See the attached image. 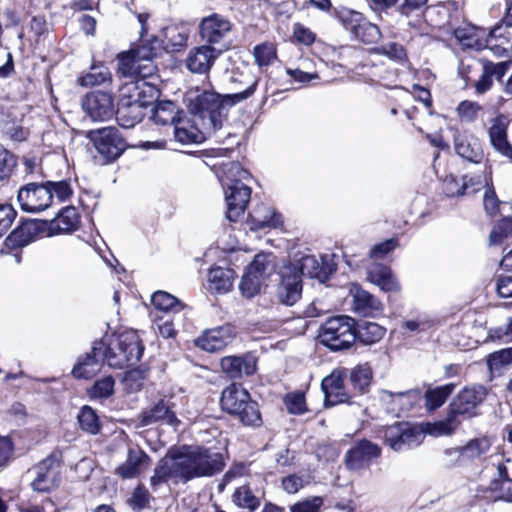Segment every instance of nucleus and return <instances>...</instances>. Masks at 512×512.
<instances>
[{"mask_svg":"<svg viewBox=\"0 0 512 512\" xmlns=\"http://www.w3.org/2000/svg\"><path fill=\"white\" fill-rule=\"evenodd\" d=\"M143 352L144 345L134 331L122 332L115 338L96 339L90 351L78 356L71 374L75 379L88 380L96 376L104 364L114 369L134 366Z\"/></svg>","mask_w":512,"mask_h":512,"instance_id":"1","label":"nucleus"},{"mask_svg":"<svg viewBox=\"0 0 512 512\" xmlns=\"http://www.w3.org/2000/svg\"><path fill=\"white\" fill-rule=\"evenodd\" d=\"M258 79L240 92L220 94L212 89L191 90L186 95L187 107L192 115V122L198 125L204 133L213 135L215 141L223 143L219 132L227 121L229 109L236 104L250 98L256 91Z\"/></svg>","mask_w":512,"mask_h":512,"instance_id":"2","label":"nucleus"},{"mask_svg":"<svg viewBox=\"0 0 512 512\" xmlns=\"http://www.w3.org/2000/svg\"><path fill=\"white\" fill-rule=\"evenodd\" d=\"M177 466L181 472V482L192 479L211 477L224 469L223 455L208 448L196 446L178 452Z\"/></svg>","mask_w":512,"mask_h":512,"instance_id":"3","label":"nucleus"},{"mask_svg":"<svg viewBox=\"0 0 512 512\" xmlns=\"http://www.w3.org/2000/svg\"><path fill=\"white\" fill-rule=\"evenodd\" d=\"M224 174L222 186L227 204L226 216L229 221L236 222L250 201L251 188L243 182L250 177V173L239 162H230L224 165Z\"/></svg>","mask_w":512,"mask_h":512,"instance_id":"4","label":"nucleus"},{"mask_svg":"<svg viewBox=\"0 0 512 512\" xmlns=\"http://www.w3.org/2000/svg\"><path fill=\"white\" fill-rule=\"evenodd\" d=\"M220 407L244 426L259 427L262 424L258 402L241 384L232 383L222 391Z\"/></svg>","mask_w":512,"mask_h":512,"instance_id":"5","label":"nucleus"},{"mask_svg":"<svg viewBox=\"0 0 512 512\" xmlns=\"http://www.w3.org/2000/svg\"><path fill=\"white\" fill-rule=\"evenodd\" d=\"M355 320L347 315H338L326 320L319 328V343L331 352L349 350L357 340Z\"/></svg>","mask_w":512,"mask_h":512,"instance_id":"6","label":"nucleus"},{"mask_svg":"<svg viewBox=\"0 0 512 512\" xmlns=\"http://www.w3.org/2000/svg\"><path fill=\"white\" fill-rule=\"evenodd\" d=\"M87 138L93 143L104 164L117 160L128 147L124 136L115 126L90 130Z\"/></svg>","mask_w":512,"mask_h":512,"instance_id":"7","label":"nucleus"},{"mask_svg":"<svg viewBox=\"0 0 512 512\" xmlns=\"http://www.w3.org/2000/svg\"><path fill=\"white\" fill-rule=\"evenodd\" d=\"M382 454V448L366 438L354 440L344 455L345 467L351 472L368 469Z\"/></svg>","mask_w":512,"mask_h":512,"instance_id":"8","label":"nucleus"},{"mask_svg":"<svg viewBox=\"0 0 512 512\" xmlns=\"http://www.w3.org/2000/svg\"><path fill=\"white\" fill-rule=\"evenodd\" d=\"M232 29L231 22L218 13L204 17L199 24V35L206 45L215 46L227 50L229 45L226 41Z\"/></svg>","mask_w":512,"mask_h":512,"instance_id":"9","label":"nucleus"},{"mask_svg":"<svg viewBox=\"0 0 512 512\" xmlns=\"http://www.w3.org/2000/svg\"><path fill=\"white\" fill-rule=\"evenodd\" d=\"M423 438V431L407 422H398L384 432L385 443L396 452L419 446Z\"/></svg>","mask_w":512,"mask_h":512,"instance_id":"10","label":"nucleus"},{"mask_svg":"<svg viewBox=\"0 0 512 512\" xmlns=\"http://www.w3.org/2000/svg\"><path fill=\"white\" fill-rule=\"evenodd\" d=\"M59 466L60 457L55 452L36 464L32 468L35 478L31 482V488L40 493H49L57 488L61 481Z\"/></svg>","mask_w":512,"mask_h":512,"instance_id":"11","label":"nucleus"},{"mask_svg":"<svg viewBox=\"0 0 512 512\" xmlns=\"http://www.w3.org/2000/svg\"><path fill=\"white\" fill-rule=\"evenodd\" d=\"M17 200L22 211L39 213L51 206L50 190L45 182H31L18 190Z\"/></svg>","mask_w":512,"mask_h":512,"instance_id":"12","label":"nucleus"},{"mask_svg":"<svg viewBox=\"0 0 512 512\" xmlns=\"http://www.w3.org/2000/svg\"><path fill=\"white\" fill-rule=\"evenodd\" d=\"M286 266L295 268L301 278L307 276L318 279L322 283L327 281L336 270L335 265L329 261L328 255L317 258L312 254H304Z\"/></svg>","mask_w":512,"mask_h":512,"instance_id":"13","label":"nucleus"},{"mask_svg":"<svg viewBox=\"0 0 512 512\" xmlns=\"http://www.w3.org/2000/svg\"><path fill=\"white\" fill-rule=\"evenodd\" d=\"M82 108L93 121H108L115 115L114 98L108 92L97 90L86 94Z\"/></svg>","mask_w":512,"mask_h":512,"instance_id":"14","label":"nucleus"},{"mask_svg":"<svg viewBox=\"0 0 512 512\" xmlns=\"http://www.w3.org/2000/svg\"><path fill=\"white\" fill-rule=\"evenodd\" d=\"M380 400L386 411L396 416L413 409L422 401L420 389H410L403 392H392L389 390L380 391Z\"/></svg>","mask_w":512,"mask_h":512,"instance_id":"15","label":"nucleus"},{"mask_svg":"<svg viewBox=\"0 0 512 512\" xmlns=\"http://www.w3.org/2000/svg\"><path fill=\"white\" fill-rule=\"evenodd\" d=\"M303 282L300 274L293 267L286 265L281 269L280 282L277 287V298L286 306H293L302 297Z\"/></svg>","mask_w":512,"mask_h":512,"instance_id":"16","label":"nucleus"},{"mask_svg":"<svg viewBox=\"0 0 512 512\" xmlns=\"http://www.w3.org/2000/svg\"><path fill=\"white\" fill-rule=\"evenodd\" d=\"M487 42H495L493 52L496 55L501 56L512 52V0H508L506 13L502 20L490 29Z\"/></svg>","mask_w":512,"mask_h":512,"instance_id":"17","label":"nucleus"},{"mask_svg":"<svg viewBox=\"0 0 512 512\" xmlns=\"http://www.w3.org/2000/svg\"><path fill=\"white\" fill-rule=\"evenodd\" d=\"M174 407L175 404L171 399L162 398L158 400L141 412L139 416L141 426H149L160 422L177 428L181 422L176 416Z\"/></svg>","mask_w":512,"mask_h":512,"instance_id":"18","label":"nucleus"},{"mask_svg":"<svg viewBox=\"0 0 512 512\" xmlns=\"http://www.w3.org/2000/svg\"><path fill=\"white\" fill-rule=\"evenodd\" d=\"M486 397V389L483 386L464 388L450 404L453 415L472 417L476 415V408Z\"/></svg>","mask_w":512,"mask_h":512,"instance_id":"19","label":"nucleus"},{"mask_svg":"<svg viewBox=\"0 0 512 512\" xmlns=\"http://www.w3.org/2000/svg\"><path fill=\"white\" fill-rule=\"evenodd\" d=\"M222 53L223 48H216L206 44L194 47L187 55L185 60L186 67L192 73L206 74Z\"/></svg>","mask_w":512,"mask_h":512,"instance_id":"20","label":"nucleus"},{"mask_svg":"<svg viewBox=\"0 0 512 512\" xmlns=\"http://www.w3.org/2000/svg\"><path fill=\"white\" fill-rule=\"evenodd\" d=\"M146 100H134V95H123L115 109L118 124L124 128H132L142 121L145 115L143 104Z\"/></svg>","mask_w":512,"mask_h":512,"instance_id":"21","label":"nucleus"},{"mask_svg":"<svg viewBox=\"0 0 512 512\" xmlns=\"http://www.w3.org/2000/svg\"><path fill=\"white\" fill-rule=\"evenodd\" d=\"M221 368L230 379H241L256 372L257 359L251 353L226 356L221 359Z\"/></svg>","mask_w":512,"mask_h":512,"instance_id":"22","label":"nucleus"},{"mask_svg":"<svg viewBox=\"0 0 512 512\" xmlns=\"http://www.w3.org/2000/svg\"><path fill=\"white\" fill-rule=\"evenodd\" d=\"M507 129V117L499 114L492 119L491 126L488 129V136L493 149L502 156L512 160V144L508 141Z\"/></svg>","mask_w":512,"mask_h":512,"instance_id":"23","label":"nucleus"},{"mask_svg":"<svg viewBox=\"0 0 512 512\" xmlns=\"http://www.w3.org/2000/svg\"><path fill=\"white\" fill-rule=\"evenodd\" d=\"M344 379L345 375L342 371H333L322 380L321 388L325 396L324 404L326 407L349 401L350 396L344 391Z\"/></svg>","mask_w":512,"mask_h":512,"instance_id":"24","label":"nucleus"},{"mask_svg":"<svg viewBox=\"0 0 512 512\" xmlns=\"http://www.w3.org/2000/svg\"><path fill=\"white\" fill-rule=\"evenodd\" d=\"M234 336L235 333L232 326H220L205 331L197 338L196 345L207 352H215L227 346Z\"/></svg>","mask_w":512,"mask_h":512,"instance_id":"25","label":"nucleus"},{"mask_svg":"<svg viewBox=\"0 0 512 512\" xmlns=\"http://www.w3.org/2000/svg\"><path fill=\"white\" fill-rule=\"evenodd\" d=\"M353 298V311L362 317H376L383 310L382 303L370 292L359 285H353L350 290Z\"/></svg>","mask_w":512,"mask_h":512,"instance_id":"26","label":"nucleus"},{"mask_svg":"<svg viewBox=\"0 0 512 512\" xmlns=\"http://www.w3.org/2000/svg\"><path fill=\"white\" fill-rule=\"evenodd\" d=\"M454 148L461 158L479 164L484 158V152L480 141L472 135L457 132L454 135Z\"/></svg>","mask_w":512,"mask_h":512,"instance_id":"27","label":"nucleus"},{"mask_svg":"<svg viewBox=\"0 0 512 512\" xmlns=\"http://www.w3.org/2000/svg\"><path fill=\"white\" fill-rule=\"evenodd\" d=\"M248 223L254 231L277 228L282 224V215L270 206L259 204L249 213Z\"/></svg>","mask_w":512,"mask_h":512,"instance_id":"28","label":"nucleus"},{"mask_svg":"<svg viewBox=\"0 0 512 512\" xmlns=\"http://www.w3.org/2000/svg\"><path fill=\"white\" fill-rule=\"evenodd\" d=\"M37 233L36 220H25L20 223L5 239V248L10 250L21 249L30 244Z\"/></svg>","mask_w":512,"mask_h":512,"instance_id":"29","label":"nucleus"},{"mask_svg":"<svg viewBox=\"0 0 512 512\" xmlns=\"http://www.w3.org/2000/svg\"><path fill=\"white\" fill-rule=\"evenodd\" d=\"M189 28L184 24H172L161 31L163 48L168 52L180 51L187 45Z\"/></svg>","mask_w":512,"mask_h":512,"instance_id":"30","label":"nucleus"},{"mask_svg":"<svg viewBox=\"0 0 512 512\" xmlns=\"http://www.w3.org/2000/svg\"><path fill=\"white\" fill-rule=\"evenodd\" d=\"M454 35L456 39L466 48L482 50L489 48L493 51L494 43L487 42V36L485 37V30L477 28L475 26L470 27H458Z\"/></svg>","mask_w":512,"mask_h":512,"instance_id":"31","label":"nucleus"},{"mask_svg":"<svg viewBox=\"0 0 512 512\" xmlns=\"http://www.w3.org/2000/svg\"><path fill=\"white\" fill-rule=\"evenodd\" d=\"M234 277L233 269L220 266L212 267L208 273L206 289L211 293L225 294L231 290Z\"/></svg>","mask_w":512,"mask_h":512,"instance_id":"32","label":"nucleus"},{"mask_svg":"<svg viewBox=\"0 0 512 512\" xmlns=\"http://www.w3.org/2000/svg\"><path fill=\"white\" fill-rule=\"evenodd\" d=\"M79 214L74 206L61 208L50 221L49 230L52 234L70 233L78 229Z\"/></svg>","mask_w":512,"mask_h":512,"instance_id":"33","label":"nucleus"},{"mask_svg":"<svg viewBox=\"0 0 512 512\" xmlns=\"http://www.w3.org/2000/svg\"><path fill=\"white\" fill-rule=\"evenodd\" d=\"M149 456L138 447H130L127 459L116 469V474L123 479H132L139 475L141 466L149 461Z\"/></svg>","mask_w":512,"mask_h":512,"instance_id":"34","label":"nucleus"},{"mask_svg":"<svg viewBox=\"0 0 512 512\" xmlns=\"http://www.w3.org/2000/svg\"><path fill=\"white\" fill-rule=\"evenodd\" d=\"M368 277L375 285L385 292H394L400 286L394 277L392 270L384 265H375L368 270Z\"/></svg>","mask_w":512,"mask_h":512,"instance_id":"35","label":"nucleus"},{"mask_svg":"<svg viewBox=\"0 0 512 512\" xmlns=\"http://www.w3.org/2000/svg\"><path fill=\"white\" fill-rule=\"evenodd\" d=\"M151 118L155 124L162 126H175L180 122L177 105L170 100L157 102L152 110Z\"/></svg>","mask_w":512,"mask_h":512,"instance_id":"36","label":"nucleus"},{"mask_svg":"<svg viewBox=\"0 0 512 512\" xmlns=\"http://www.w3.org/2000/svg\"><path fill=\"white\" fill-rule=\"evenodd\" d=\"M357 340L364 345H373L379 342L386 333V328L370 321H362L354 324Z\"/></svg>","mask_w":512,"mask_h":512,"instance_id":"37","label":"nucleus"},{"mask_svg":"<svg viewBox=\"0 0 512 512\" xmlns=\"http://www.w3.org/2000/svg\"><path fill=\"white\" fill-rule=\"evenodd\" d=\"M178 452L171 455L172 462L166 459L160 460L154 469V475L151 477L153 486L167 482L169 479L178 478L181 481V472L177 466Z\"/></svg>","mask_w":512,"mask_h":512,"instance_id":"38","label":"nucleus"},{"mask_svg":"<svg viewBox=\"0 0 512 512\" xmlns=\"http://www.w3.org/2000/svg\"><path fill=\"white\" fill-rule=\"evenodd\" d=\"M372 378V369L367 364L357 365L349 373V383L353 390L359 394L368 392Z\"/></svg>","mask_w":512,"mask_h":512,"instance_id":"39","label":"nucleus"},{"mask_svg":"<svg viewBox=\"0 0 512 512\" xmlns=\"http://www.w3.org/2000/svg\"><path fill=\"white\" fill-rule=\"evenodd\" d=\"M455 384L448 383L442 386H437L433 389H428L422 399H425V406L428 411H434L441 407L447 398L453 393Z\"/></svg>","mask_w":512,"mask_h":512,"instance_id":"40","label":"nucleus"},{"mask_svg":"<svg viewBox=\"0 0 512 512\" xmlns=\"http://www.w3.org/2000/svg\"><path fill=\"white\" fill-rule=\"evenodd\" d=\"M178 124L179 123L174 126V136L175 139L182 144L202 143L206 139L214 138L213 135L204 133V130L200 129L194 122H192L190 129L179 126Z\"/></svg>","mask_w":512,"mask_h":512,"instance_id":"41","label":"nucleus"},{"mask_svg":"<svg viewBox=\"0 0 512 512\" xmlns=\"http://www.w3.org/2000/svg\"><path fill=\"white\" fill-rule=\"evenodd\" d=\"M232 498L234 504L243 509V512H254L260 506V499L253 494L248 485L236 488Z\"/></svg>","mask_w":512,"mask_h":512,"instance_id":"42","label":"nucleus"},{"mask_svg":"<svg viewBox=\"0 0 512 512\" xmlns=\"http://www.w3.org/2000/svg\"><path fill=\"white\" fill-rule=\"evenodd\" d=\"M77 420L83 431L91 435H96L100 432V420L96 411L92 407L84 405L77 415Z\"/></svg>","mask_w":512,"mask_h":512,"instance_id":"43","label":"nucleus"},{"mask_svg":"<svg viewBox=\"0 0 512 512\" xmlns=\"http://www.w3.org/2000/svg\"><path fill=\"white\" fill-rule=\"evenodd\" d=\"M351 37L364 44H375L381 38V31L376 24L369 22L364 17Z\"/></svg>","mask_w":512,"mask_h":512,"instance_id":"44","label":"nucleus"},{"mask_svg":"<svg viewBox=\"0 0 512 512\" xmlns=\"http://www.w3.org/2000/svg\"><path fill=\"white\" fill-rule=\"evenodd\" d=\"M152 305L156 310L164 313L178 312L182 309L180 301L165 291H157L152 294Z\"/></svg>","mask_w":512,"mask_h":512,"instance_id":"45","label":"nucleus"},{"mask_svg":"<svg viewBox=\"0 0 512 512\" xmlns=\"http://www.w3.org/2000/svg\"><path fill=\"white\" fill-rule=\"evenodd\" d=\"M335 18L341 23L343 28L348 31L351 35L354 33L364 16L357 11L352 9L341 7L334 9Z\"/></svg>","mask_w":512,"mask_h":512,"instance_id":"46","label":"nucleus"},{"mask_svg":"<svg viewBox=\"0 0 512 512\" xmlns=\"http://www.w3.org/2000/svg\"><path fill=\"white\" fill-rule=\"evenodd\" d=\"M111 74L105 66H92L90 71L78 78V84L83 87L101 85L110 80Z\"/></svg>","mask_w":512,"mask_h":512,"instance_id":"47","label":"nucleus"},{"mask_svg":"<svg viewBox=\"0 0 512 512\" xmlns=\"http://www.w3.org/2000/svg\"><path fill=\"white\" fill-rule=\"evenodd\" d=\"M115 379L113 376H105L88 389V395L92 399H107L114 394Z\"/></svg>","mask_w":512,"mask_h":512,"instance_id":"48","label":"nucleus"},{"mask_svg":"<svg viewBox=\"0 0 512 512\" xmlns=\"http://www.w3.org/2000/svg\"><path fill=\"white\" fill-rule=\"evenodd\" d=\"M253 55L259 67L271 65L277 57L274 45L268 42L256 45L253 49Z\"/></svg>","mask_w":512,"mask_h":512,"instance_id":"49","label":"nucleus"},{"mask_svg":"<svg viewBox=\"0 0 512 512\" xmlns=\"http://www.w3.org/2000/svg\"><path fill=\"white\" fill-rule=\"evenodd\" d=\"M374 52L399 63H402L407 57L406 50L403 45L397 42H389L377 46L374 48Z\"/></svg>","mask_w":512,"mask_h":512,"instance_id":"50","label":"nucleus"},{"mask_svg":"<svg viewBox=\"0 0 512 512\" xmlns=\"http://www.w3.org/2000/svg\"><path fill=\"white\" fill-rule=\"evenodd\" d=\"M263 279L246 270L239 284L242 295L246 298H252L259 293Z\"/></svg>","mask_w":512,"mask_h":512,"instance_id":"51","label":"nucleus"},{"mask_svg":"<svg viewBox=\"0 0 512 512\" xmlns=\"http://www.w3.org/2000/svg\"><path fill=\"white\" fill-rule=\"evenodd\" d=\"M270 255L257 254L246 270L265 280L271 273Z\"/></svg>","mask_w":512,"mask_h":512,"instance_id":"52","label":"nucleus"},{"mask_svg":"<svg viewBox=\"0 0 512 512\" xmlns=\"http://www.w3.org/2000/svg\"><path fill=\"white\" fill-rule=\"evenodd\" d=\"M45 185L50 190L51 202L53 201L54 196L59 202H64L68 200L73 194L71 184L67 180L46 181Z\"/></svg>","mask_w":512,"mask_h":512,"instance_id":"53","label":"nucleus"},{"mask_svg":"<svg viewBox=\"0 0 512 512\" xmlns=\"http://www.w3.org/2000/svg\"><path fill=\"white\" fill-rule=\"evenodd\" d=\"M512 363V347L495 351L489 354L487 366L491 372L500 371L504 366Z\"/></svg>","mask_w":512,"mask_h":512,"instance_id":"54","label":"nucleus"},{"mask_svg":"<svg viewBox=\"0 0 512 512\" xmlns=\"http://www.w3.org/2000/svg\"><path fill=\"white\" fill-rule=\"evenodd\" d=\"M284 403L290 414L302 415L307 411L305 394L301 391L288 393L284 398Z\"/></svg>","mask_w":512,"mask_h":512,"instance_id":"55","label":"nucleus"},{"mask_svg":"<svg viewBox=\"0 0 512 512\" xmlns=\"http://www.w3.org/2000/svg\"><path fill=\"white\" fill-rule=\"evenodd\" d=\"M323 504V497L312 496L291 505L290 512H320Z\"/></svg>","mask_w":512,"mask_h":512,"instance_id":"56","label":"nucleus"},{"mask_svg":"<svg viewBox=\"0 0 512 512\" xmlns=\"http://www.w3.org/2000/svg\"><path fill=\"white\" fill-rule=\"evenodd\" d=\"M481 110L482 106L479 103L469 100L461 101L457 107L460 118L466 122H474Z\"/></svg>","mask_w":512,"mask_h":512,"instance_id":"57","label":"nucleus"},{"mask_svg":"<svg viewBox=\"0 0 512 512\" xmlns=\"http://www.w3.org/2000/svg\"><path fill=\"white\" fill-rule=\"evenodd\" d=\"M138 90L136 97L134 96V100H146L143 104V107L146 109L148 106L152 105L160 96V91L154 85L143 82L142 87L139 85L136 86Z\"/></svg>","mask_w":512,"mask_h":512,"instance_id":"58","label":"nucleus"},{"mask_svg":"<svg viewBox=\"0 0 512 512\" xmlns=\"http://www.w3.org/2000/svg\"><path fill=\"white\" fill-rule=\"evenodd\" d=\"M399 245L397 238H390L381 243L375 244L369 252L371 259L380 260L396 249Z\"/></svg>","mask_w":512,"mask_h":512,"instance_id":"59","label":"nucleus"},{"mask_svg":"<svg viewBox=\"0 0 512 512\" xmlns=\"http://www.w3.org/2000/svg\"><path fill=\"white\" fill-rule=\"evenodd\" d=\"M512 62L510 60L501 61L498 63H494L489 60H483V68L487 70V74L495 78L498 81H501L505 74L508 72Z\"/></svg>","mask_w":512,"mask_h":512,"instance_id":"60","label":"nucleus"},{"mask_svg":"<svg viewBox=\"0 0 512 512\" xmlns=\"http://www.w3.org/2000/svg\"><path fill=\"white\" fill-rule=\"evenodd\" d=\"M15 164L13 155L0 144V182L10 177Z\"/></svg>","mask_w":512,"mask_h":512,"instance_id":"61","label":"nucleus"},{"mask_svg":"<svg viewBox=\"0 0 512 512\" xmlns=\"http://www.w3.org/2000/svg\"><path fill=\"white\" fill-rule=\"evenodd\" d=\"M149 499L150 494L148 490L143 485L139 484L134 489L129 502L134 510H141L148 506Z\"/></svg>","mask_w":512,"mask_h":512,"instance_id":"62","label":"nucleus"},{"mask_svg":"<svg viewBox=\"0 0 512 512\" xmlns=\"http://www.w3.org/2000/svg\"><path fill=\"white\" fill-rule=\"evenodd\" d=\"M428 0H401L397 11L402 15L409 17L426 7Z\"/></svg>","mask_w":512,"mask_h":512,"instance_id":"63","label":"nucleus"},{"mask_svg":"<svg viewBox=\"0 0 512 512\" xmlns=\"http://www.w3.org/2000/svg\"><path fill=\"white\" fill-rule=\"evenodd\" d=\"M500 201L492 187H488L483 195V206L489 216H494L499 212Z\"/></svg>","mask_w":512,"mask_h":512,"instance_id":"64","label":"nucleus"}]
</instances>
